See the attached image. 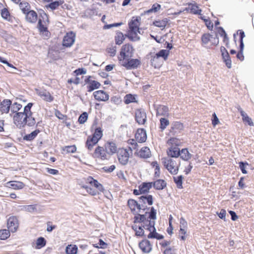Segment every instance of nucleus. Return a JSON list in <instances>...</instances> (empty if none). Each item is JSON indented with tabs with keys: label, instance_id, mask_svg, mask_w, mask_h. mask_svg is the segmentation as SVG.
<instances>
[{
	"label": "nucleus",
	"instance_id": "obj_1",
	"mask_svg": "<svg viewBox=\"0 0 254 254\" xmlns=\"http://www.w3.org/2000/svg\"><path fill=\"white\" fill-rule=\"evenodd\" d=\"M127 206L130 212L134 215L133 217V223H141L148 221L146 219L145 215L140 214L141 210H145V208H142L140 203L134 199L130 198L127 201Z\"/></svg>",
	"mask_w": 254,
	"mask_h": 254
},
{
	"label": "nucleus",
	"instance_id": "obj_2",
	"mask_svg": "<svg viewBox=\"0 0 254 254\" xmlns=\"http://www.w3.org/2000/svg\"><path fill=\"white\" fill-rule=\"evenodd\" d=\"M141 18L139 16H133L128 23V29L126 34L128 39L132 41L139 40L140 37L138 35L139 31Z\"/></svg>",
	"mask_w": 254,
	"mask_h": 254
},
{
	"label": "nucleus",
	"instance_id": "obj_3",
	"mask_svg": "<svg viewBox=\"0 0 254 254\" xmlns=\"http://www.w3.org/2000/svg\"><path fill=\"white\" fill-rule=\"evenodd\" d=\"M86 183L87 185H82L81 187L91 195H98L100 192H103L105 190L103 186L91 176L86 179Z\"/></svg>",
	"mask_w": 254,
	"mask_h": 254
},
{
	"label": "nucleus",
	"instance_id": "obj_4",
	"mask_svg": "<svg viewBox=\"0 0 254 254\" xmlns=\"http://www.w3.org/2000/svg\"><path fill=\"white\" fill-rule=\"evenodd\" d=\"M14 125L19 128L24 127L26 125L33 126L36 124V120L33 117H29L23 112L16 113L13 117Z\"/></svg>",
	"mask_w": 254,
	"mask_h": 254
},
{
	"label": "nucleus",
	"instance_id": "obj_5",
	"mask_svg": "<svg viewBox=\"0 0 254 254\" xmlns=\"http://www.w3.org/2000/svg\"><path fill=\"white\" fill-rule=\"evenodd\" d=\"M149 209L150 212H148V218H146L148 221H145L144 223H149V225L146 226L147 228H145L146 231L149 232L147 235V238H163L162 236L160 235L156 232L154 223L152 224L150 222L151 220H155L156 219V211L153 207H151Z\"/></svg>",
	"mask_w": 254,
	"mask_h": 254
},
{
	"label": "nucleus",
	"instance_id": "obj_6",
	"mask_svg": "<svg viewBox=\"0 0 254 254\" xmlns=\"http://www.w3.org/2000/svg\"><path fill=\"white\" fill-rule=\"evenodd\" d=\"M164 167L171 174L177 175L181 166V161L175 158L163 157L161 159Z\"/></svg>",
	"mask_w": 254,
	"mask_h": 254
},
{
	"label": "nucleus",
	"instance_id": "obj_7",
	"mask_svg": "<svg viewBox=\"0 0 254 254\" xmlns=\"http://www.w3.org/2000/svg\"><path fill=\"white\" fill-rule=\"evenodd\" d=\"M103 130L100 127L95 128L93 133L87 136L85 142V147L89 151L93 150L94 147L98 143L103 136Z\"/></svg>",
	"mask_w": 254,
	"mask_h": 254
},
{
	"label": "nucleus",
	"instance_id": "obj_8",
	"mask_svg": "<svg viewBox=\"0 0 254 254\" xmlns=\"http://www.w3.org/2000/svg\"><path fill=\"white\" fill-rule=\"evenodd\" d=\"M169 147L166 150L167 157L177 159L180 156V140L175 137H171L167 142Z\"/></svg>",
	"mask_w": 254,
	"mask_h": 254
},
{
	"label": "nucleus",
	"instance_id": "obj_9",
	"mask_svg": "<svg viewBox=\"0 0 254 254\" xmlns=\"http://www.w3.org/2000/svg\"><path fill=\"white\" fill-rule=\"evenodd\" d=\"M116 155L119 163L125 166L128 163L129 159L132 156V149L130 147H120Z\"/></svg>",
	"mask_w": 254,
	"mask_h": 254
},
{
	"label": "nucleus",
	"instance_id": "obj_10",
	"mask_svg": "<svg viewBox=\"0 0 254 254\" xmlns=\"http://www.w3.org/2000/svg\"><path fill=\"white\" fill-rule=\"evenodd\" d=\"M150 56V62L152 66L155 68L159 67L161 64L162 61L160 58L161 57L164 60H166L169 55V52L166 50H161L158 53L152 55V53L149 54Z\"/></svg>",
	"mask_w": 254,
	"mask_h": 254
},
{
	"label": "nucleus",
	"instance_id": "obj_11",
	"mask_svg": "<svg viewBox=\"0 0 254 254\" xmlns=\"http://www.w3.org/2000/svg\"><path fill=\"white\" fill-rule=\"evenodd\" d=\"M133 52L134 49L131 44L128 43L124 45L121 49L120 54L118 58L119 62L124 61L128 58H131L132 56Z\"/></svg>",
	"mask_w": 254,
	"mask_h": 254
},
{
	"label": "nucleus",
	"instance_id": "obj_12",
	"mask_svg": "<svg viewBox=\"0 0 254 254\" xmlns=\"http://www.w3.org/2000/svg\"><path fill=\"white\" fill-rule=\"evenodd\" d=\"M49 23L48 15L45 13L40 16L38 22V28L41 33L44 34L46 36H48L50 34L48 30Z\"/></svg>",
	"mask_w": 254,
	"mask_h": 254
},
{
	"label": "nucleus",
	"instance_id": "obj_13",
	"mask_svg": "<svg viewBox=\"0 0 254 254\" xmlns=\"http://www.w3.org/2000/svg\"><path fill=\"white\" fill-rule=\"evenodd\" d=\"M84 82L88 92H91L95 89H99L101 86V83L94 80V77L91 75L86 76Z\"/></svg>",
	"mask_w": 254,
	"mask_h": 254
},
{
	"label": "nucleus",
	"instance_id": "obj_14",
	"mask_svg": "<svg viewBox=\"0 0 254 254\" xmlns=\"http://www.w3.org/2000/svg\"><path fill=\"white\" fill-rule=\"evenodd\" d=\"M92 156L94 158H97L101 160H107L110 157L108 155V152H107L104 146H97L93 152Z\"/></svg>",
	"mask_w": 254,
	"mask_h": 254
},
{
	"label": "nucleus",
	"instance_id": "obj_15",
	"mask_svg": "<svg viewBox=\"0 0 254 254\" xmlns=\"http://www.w3.org/2000/svg\"><path fill=\"white\" fill-rule=\"evenodd\" d=\"M120 63L127 69H132L137 68L141 64V61L137 59L128 58Z\"/></svg>",
	"mask_w": 254,
	"mask_h": 254
},
{
	"label": "nucleus",
	"instance_id": "obj_16",
	"mask_svg": "<svg viewBox=\"0 0 254 254\" xmlns=\"http://www.w3.org/2000/svg\"><path fill=\"white\" fill-rule=\"evenodd\" d=\"M35 91L37 95L45 102H52L54 100V96L46 89H35Z\"/></svg>",
	"mask_w": 254,
	"mask_h": 254
},
{
	"label": "nucleus",
	"instance_id": "obj_17",
	"mask_svg": "<svg viewBox=\"0 0 254 254\" xmlns=\"http://www.w3.org/2000/svg\"><path fill=\"white\" fill-rule=\"evenodd\" d=\"M202 45L206 46L209 42L211 43L210 46H215L219 43L218 38L217 37H213L212 35L209 33H205L202 35L201 38Z\"/></svg>",
	"mask_w": 254,
	"mask_h": 254
},
{
	"label": "nucleus",
	"instance_id": "obj_18",
	"mask_svg": "<svg viewBox=\"0 0 254 254\" xmlns=\"http://www.w3.org/2000/svg\"><path fill=\"white\" fill-rule=\"evenodd\" d=\"M7 227L12 233L17 231L19 227V221L15 216H11L7 220Z\"/></svg>",
	"mask_w": 254,
	"mask_h": 254
},
{
	"label": "nucleus",
	"instance_id": "obj_19",
	"mask_svg": "<svg viewBox=\"0 0 254 254\" xmlns=\"http://www.w3.org/2000/svg\"><path fill=\"white\" fill-rule=\"evenodd\" d=\"M135 120L138 125H144L147 121L145 112L141 109L136 110L135 112Z\"/></svg>",
	"mask_w": 254,
	"mask_h": 254
},
{
	"label": "nucleus",
	"instance_id": "obj_20",
	"mask_svg": "<svg viewBox=\"0 0 254 254\" xmlns=\"http://www.w3.org/2000/svg\"><path fill=\"white\" fill-rule=\"evenodd\" d=\"M75 38V34L70 31L67 32L64 36L63 40V45L65 47H70L74 43Z\"/></svg>",
	"mask_w": 254,
	"mask_h": 254
},
{
	"label": "nucleus",
	"instance_id": "obj_21",
	"mask_svg": "<svg viewBox=\"0 0 254 254\" xmlns=\"http://www.w3.org/2000/svg\"><path fill=\"white\" fill-rule=\"evenodd\" d=\"M156 115L168 117L169 116V109L168 106L164 105H158L155 108Z\"/></svg>",
	"mask_w": 254,
	"mask_h": 254
},
{
	"label": "nucleus",
	"instance_id": "obj_22",
	"mask_svg": "<svg viewBox=\"0 0 254 254\" xmlns=\"http://www.w3.org/2000/svg\"><path fill=\"white\" fill-rule=\"evenodd\" d=\"M95 99L98 101H107L109 99V95L103 90H98L93 93Z\"/></svg>",
	"mask_w": 254,
	"mask_h": 254
},
{
	"label": "nucleus",
	"instance_id": "obj_23",
	"mask_svg": "<svg viewBox=\"0 0 254 254\" xmlns=\"http://www.w3.org/2000/svg\"><path fill=\"white\" fill-rule=\"evenodd\" d=\"M104 146L107 152H108L109 157L115 153H117L118 148L115 142L110 141H107L105 143Z\"/></svg>",
	"mask_w": 254,
	"mask_h": 254
},
{
	"label": "nucleus",
	"instance_id": "obj_24",
	"mask_svg": "<svg viewBox=\"0 0 254 254\" xmlns=\"http://www.w3.org/2000/svg\"><path fill=\"white\" fill-rule=\"evenodd\" d=\"M186 10L190 13L196 15H201L202 10L199 7L196 3H189Z\"/></svg>",
	"mask_w": 254,
	"mask_h": 254
},
{
	"label": "nucleus",
	"instance_id": "obj_25",
	"mask_svg": "<svg viewBox=\"0 0 254 254\" xmlns=\"http://www.w3.org/2000/svg\"><path fill=\"white\" fill-rule=\"evenodd\" d=\"M135 138L139 143L145 142L147 139L146 131L143 128H138L135 134Z\"/></svg>",
	"mask_w": 254,
	"mask_h": 254
},
{
	"label": "nucleus",
	"instance_id": "obj_26",
	"mask_svg": "<svg viewBox=\"0 0 254 254\" xmlns=\"http://www.w3.org/2000/svg\"><path fill=\"white\" fill-rule=\"evenodd\" d=\"M221 52L223 61L225 63L226 65L228 68H231L232 62L228 51L225 47H222L221 48Z\"/></svg>",
	"mask_w": 254,
	"mask_h": 254
},
{
	"label": "nucleus",
	"instance_id": "obj_27",
	"mask_svg": "<svg viewBox=\"0 0 254 254\" xmlns=\"http://www.w3.org/2000/svg\"><path fill=\"white\" fill-rule=\"evenodd\" d=\"M26 21L30 23H35L38 20V14L34 10H31L25 14Z\"/></svg>",
	"mask_w": 254,
	"mask_h": 254
},
{
	"label": "nucleus",
	"instance_id": "obj_28",
	"mask_svg": "<svg viewBox=\"0 0 254 254\" xmlns=\"http://www.w3.org/2000/svg\"><path fill=\"white\" fill-rule=\"evenodd\" d=\"M11 101L9 99H4L0 104V111L2 113H8L11 107Z\"/></svg>",
	"mask_w": 254,
	"mask_h": 254
},
{
	"label": "nucleus",
	"instance_id": "obj_29",
	"mask_svg": "<svg viewBox=\"0 0 254 254\" xmlns=\"http://www.w3.org/2000/svg\"><path fill=\"white\" fill-rule=\"evenodd\" d=\"M6 187L14 190H21L25 187V184L20 181H9L6 183Z\"/></svg>",
	"mask_w": 254,
	"mask_h": 254
},
{
	"label": "nucleus",
	"instance_id": "obj_30",
	"mask_svg": "<svg viewBox=\"0 0 254 254\" xmlns=\"http://www.w3.org/2000/svg\"><path fill=\"white\" fill-rule=\"evenodd\" d=\"M139 246L142 252L144 253H149L152 250V246L147 239H143V240L139 243Z\"/></svg>",
	"mask_w": 254,
	"mask_h": 254
},
{
	"label": "nucleus",
	"instance_id": "obj_31",
	"mask_svg": "<svg viewBox=\"0 0 254 254\" xmlns=\"http://www.w3.org/2000/svg\"><path fill=\"white\" fill-rule=\"evenodd\" d=\"M187 222L185 220L182 219L180 222V229L179 231V236L181 238H185L187 237Z\"/></svg>",
	"mask_w": 254,
	"mask_h": 254
},
{
	"label": "nucleus",
	"instance_id": "obj_32",
	"mask_svg": "<svg viewBox=\"0 0 254 254\" xmlns=\"http://www.w3.org/2000/svg\"><path fill=\"white\" fill-rule=\"evenodd\" d=\"M137 155L142 158H148L151 156V153L148 147L144 146L137 153Z\"/></svg>",
	"mask_w": 254,
	"mask_h": 254
},
{
	"label": "nucleus",
	"instance_id": "obj_33",
	"mask_svg": "<svg viewBox=\"0 0 254 254\" xmlns=\"http://www.w3.org/2000/svg\"><path fill=\"white\" fill-rule=\"evenodd\" d=\"M152 186L156 190H162L167 186V183L163 179H158L152 182Z\"/></svg>",
	"mask_w": 254,
	"mask_h": 254
},
{
	"label": "nucleus",
	"instance_id": "obj_34",
	"mask_svg": "<svg viewBox=\"0 0 254 254\" xmlns=\"http://www.w3.org/2000/svg\"><path fill=\"white\" fill-rule=\"evenodd\" d=\"M180 158L184 161H189L192 157V154H190L188 148H183L180 151Z\"/></svg>",
	"mask_w": 254,
	"mask_h": 254
},
{
	"label": "nucleus",
	"instance_id": "obj_35",
	"mask_svg": "<svg viewBox=\"0 0 254 254\" xmlns=\"http://www.w3.org/2000/svg\"><path fill=\"white\" fill-rule=\"evenodd\" d=\"M152 187V182L151 183H142L139 186L138 189H139L142 194L147 193L149 191L150 189Z\"/></svg>",
	"mask_w": 254,
	"mask_h": 254
},
{
	"label": "nucleus",
	"instance_id": "obj_36",
	"mask_svg": "<svg viewBox=\"0 0 254 254\" xmlns=\"http://www.w3.org/2000/svg\"><path fill=\"white\" fill-rule=\"evenodd\" d=\"M40 132V130L39 129H36L35 130L33 131L32 132H31L30 133L25 135L23 136V140L26 141H32L36 137L37 135Z\"/></svg>",
	"mask_w": 254,
	"mask_h": 254
},
{
	"label": "nucleus",
	"instance_id": "obj_37",
	"mask_svg": "<svg viewBox=\"0 0 254 254\" xmlns=\"http://www.w3.org/2000/svg\"><path fill=\"white\" fill-rule=\"evenodd\" d=\"M125 36H126V35H124L122 32L120 31H117L115 36L116 44L119 45H121L125 39Z\"/></svg>",
	"mask_w": 254,
	"mask_h": 254
},
{
	"label": "nucleus",
	"instance_id": "obj_38",
	"mask_svg": "<svg viewBox=\"0 0 254 254\" xmlns=\"http://www.w3.org/2000/svg\"><path fill=\"white\" fill-rule=\"evenodd\" d=\"M241 115L242 117L243 122L247 123L250 126H253L254 123L252 119L248 116V115L241 109L239 110Z\"/></svg>",
	"mask_w": 254,
	"mask_h": 254
},
{
	"label": "nucleus",
	"instance_id": "obj_39",
	"mask_svg": "<svg viewBox=\"0 0 254 254\" xmlns=\"http://www.w3.org/2000/svg\"><path fill=\"white\" fill-rule=\"evenodd\" d=\"M50 3L46 6L47 8H50L52 10L57 9L59 6L64 3L63 0H56L55 1H51Z\"/></svg>",
	"mask_w": 254,
	"mask_h": 254
},
{
	"label": "nucleus",
	"instance_id": "obj_40",
	"mask_svg": "<svg viewBox=\"0 0 254 254\" xmlns=\"http://www.w3.org/2000/svg\"><path fill=\"white\" fill-rule=\"evenodd\" d=\"M20 9L24 14L31 10L30 4L26 1H22L19 3Z\"/></svg>",
	"mask_w": 254,
	"mask_h": 254
},
{
	"label": "nucleus",
	"instance_id": "obj_41",
	"mask_svg": "<svg viewBox=\"0 0 254 254\" xmlns=\"http://www.w3.org/2000/svg\"><path fill=\"white\" fill-rule=\"evenodd\" d=\"M2 18L8 21H12V16L11 15L8 7L6 6L0 12Z\"/></svg>",
	"mask_w": 254,
	"mask_h": 254
},
{
	"label": "nucleus",
	"instance_id": "obj_42",
	"mask_svg": "<svg viewBox=\"0 0 254 254\" xmlns=\"http://www.w3.org/2000/svg\"><path fill=\"white\" fill-rule=\"evenodd\" d=\"M184 128V125L183 123L180 122H174L172 123V127H171V129L173 132H177V131H180L183 130Z\"/></svg>",
	"mask_w": 254,
	"mask_h": 254
},
{
	"label": "nucleus",
	"instance_id": "obj_43",
	"mask_svg": "<svg viewBox=\"0 0 254 254\" xmlns=\"http://www.w3.org/2000/svg\"><path fill=\"white\" fill-rule=\"evenodd\" d=\"M144 203H147L149 205H152L153 203V198L152 195L147 194L146 195H142L139 197Z\"/></svg>",
	"mask_w": 254,
	"mask_h": 254
},
{
	"label": "nucleus",
	"instance_id": "obj_44",
	"mask_svg": "<svg viewBox=\"0 0 254 254\" xmlns=\"http://www.w3.org/2000/svg\"><path fill=\"white\" fill-rule=\"evenodd\" d=\"M168 23V20L165 18L162 20H156L153 22V25L156 27H159L162 29L165 28Z\"/></svg>",
	"mask_w": 254,
	"mask_h": 254
},
{
	"label": "nucleus",
	"instance_id": "obj_45",
	"mask_svg": "<svg viewBox=\"0 0 254 254\" xmlns=\"http://www.w3.org/2000/svg\"><path fill=\"white\" fill-rule=\"evenodd\" d=\"M159 128L161 131H163L167 126L169 125V121L165 118H161L160 120Z\"/></svg>",
	"mask_w": 254,
	"mask_h": 254
},
{
	"label": "nucleus",
	"instance_id": "obj_46",
	"mask_svg": "<svg viewBox=\"0 0 254 254\" xmlns=\"http://www.w3.org/2000/svg\"><path fill=\"white\" fill-rule=\"evenodd\" d=\"M183 177L182 175L173 177L174 182L176 184L177 187L178 189H183Z\"/></svg>",
	"mask_w": 254,
	"mask_h": 254
},
{
	"label": "nucleus",
	"instance_id": "obj_47",
	"mask_svg": "<svg viewBox=\"0 0 254 254\" xmlns=\"http://www.w3.org/2000/svg\"><path fill=\"white\" fill-rule=\"evenodd\" d=\"M151 165L154 168L155 177H159L160 175V169L158 163L157 161H153L151 163Z\"/></svg>",
	"mask_w": 254,
	"mask_h": 254
},
{
	"label": "nucleus",
	"instance_id": "obj_48",
	"mask_svg": "<svg viewBox=\"0 0 254 254\" xmlns=\"http://www.w3.org/2000/svg\"><path fill=\"white\" fill-rule=\"evenodd\" d=\"M46 245L45 239H37L35 243L32 244L33 247L37 249H41Z\"/></svg>",
	"mask_w": 254,
	"mask_h": 254
},
{
	"label": "nucleus",
	"instance_id": "obj_49",
	"mask_svg": "<svg viewBox=\"0 0 254 254\" xmlns=\"http://www.w3.org/2000/svg\"><path fill=\"white\" fill-rule=\"evenodd\" d=\"M22 105L18 103L17 102H14L11 105V112L13 113L16 114V113H19L18 111L21 109Z\"/></svg>",
	"mask_w": 254,
	"mask_h": 254
},
{
	"label": "nucleus",
	"instance_id": "obj_50",
	"mask_svg": "<svg viewBox=\"0 0 254 254\" xmlns=\"http://www.w3.org/2000/svg\"><path fill=\"white\" fill-rule=\"evenodd\" d=\"M77 248L75 245H68L66 248V253L67 254H76Z\"/></svg>",
	"mask_w": 254,
	"mask_h": 254
},
{
	"label": "nucleus",
	"instance_id": "obj_51",
	"mask_svg": "<svg viewBox=\"0 0 254 254\" xmlns=\"http://www.w3.org/2000/svg\"><path fill=\"white\" fill-rule=\"evenodd\" d=\"M135 102H136L135 98L134 96L131 94H127L124 97V102L126 104H128Z\"/></svg>",
	"mask_w": 254,
	"mask_h": 254
},
{
	"label": "nucleus",
	"instance_id": "obj_52",
	"mask_svg": "<svg viewBox=\"0 0 254 254\" xmlns=\"http://www.w3.org/2000/svg\"><path fill=\"white\" fill-rule=\"evenodd\" d=\"M33 104L32 103H29L24 108V111L23 112L25 114L28 115L29 117H32L33 113L32 112L31 109L33 106Z\"/></svg>",
	"mask_w": 254,
	"mask_h": 254
},
{
	"label": "nucleus",
	"instance_id": "obj_53",
	"mask_svg": "<svg viewBox=\"0 0 254 254\" xmlns=\"http://www.w3.org/2000/svg\"><path fill=\"white\" fill-rule=\"evenodd\" d=\"M63 151L66 153H75L76 151V147L75 145L65 146L63 149Z\"/></svg>",
	"mask_w": 254,
	"mask_h": 254
},
{
	"label": "nucleus",
	"instance_id": "obj_54",
	"mask_svg": "<svg viewBox=\"0 0 254 254\" xmlns=\"http://www.w3.org/2000/svg\"><path fill=\"white\" fill-rule=\"evenodd\" d=\"M88 114L86 112L82 113L78 118V122L80 124H84L88 119Z\"/></svg>",
	"mask_w": 254,
	"mask_h": 254
},
{
	"label": "nucleus",
	"instance_id": "obj_55",
	"mask_svg": "<svg viewBox=\"0 0 254 254\" xmlns=\"http://www.w3.org/2000/svg\"><path fill=\"white\" fill-rule=\"evenodd\" d=\"M160 9H161V5L157 3H155L153 4V5L152 6V7L150 9H148L147 11V12L148 13H153V12L155 13V12L158 11Z\"/></svg>",
	"mask_w": 254,
	"mask_h": 254
},
{
	"label": "nucleus",
	"instance_id": "obj_56",
	"mask_svg": "<svg viewBox=\"0 0 254 254\" xmlns=\"http://www.w3.org/2000/svg\"><path fill=\"white\" fill-rule=\"evenodd\" d=\"M10 235V231L8 229H2L0 230V238H9Z\"/></svg>",
	"mask_w": 254,
	"mask_h": 254
},
{
	"label": "nucleus",
	"instance_id": "obj_57",
	"mask_svg": "<svg viewBox=\"0 0 254 254\" xmlns=\"http://www.w3.org/2000/svg\"><path fill=\"white\" fill-rule=\"evenodd\" d=\"M94 247L97 248L105 249L107 247L108 244L104 242L102 239H99V243L93 245Z\"/></svg>",
	"mask_w": 254,
	"mask_h": 254
},
{
	"label": "nucleus",
	"instance_id": "obj_58",
	"mask_svg": "<svg viewBox=\"0 0 254 254\" xmlns=\"http://www.w3.org/2000/svg\"><path fill=\"white\" fill-rule=\"evenodd\" d=\"M117 176L120 181L124 182L127 181V179L124 174V172L122 171L118 172L117 173Z\"/></svg>",
	"mask_w": 254,
	"mask_h": 254
},
{
	"label": "nucleus",
	"instance_id": "obj_59",
	"mask_svg": "<svg viewBox=\"0 0 254 254\" xmlns=\"http://www.w3.org/2000/svg\"><path fill=\"white\" fill-rule=\"evenodd\" d=\"M134 230L136 236L141 237L144 235V231L141 226L136 228Z\"/></svg>",
	"mask_w": 254,
	"mask_h": 254
},
{
	"label": "nucleus",
	"instance_id": "obj_60",
	"mask_svg": "<svg viewBox=\"0 0 254 254\" xmlns=\"http://www.w3.org/2000/svg\"><path fill=\"white\" fill-rule=\"evenodd\" d=\"M73 73L76 76H78L79 75L85 74L86 73V70L83 68H79L75 70Z\"/></svg>",
	"mask_w": 254,
	"mask_h": 254
},
{
	"label": "nucleus",
	"instance_id": "obj_61",
	"mask_svg": "<svg viewBox=\"0 0 254 254\" xmlns=\"http://www.w3.org/2000/svg\"><path fill=\"white\" fill-rule=\"evenodd\" d=\"M246 165H248V163L247 162L244 163L243 162H240L239 163L240 168L242 172L244 174H246L247 173V171L246 170Z\"/></svg>",
	"mask_w": 254,
	"mask_h": 254
},
{
	"label": "nucleus",
	"instance_id": "obj_62",
	"mask_svg": "<svg viewBox=\"0 0 254 254\" xmlns=\"http://www.w3.org/2000/svg\"><path fill=\"white\" fill-rule=\"evenodd\" d=\"M245 33L243 31H240V48L241 49H244V45L243 43V38L245 37Z\"/></svg>",
	"mask_w": 254,
	"mask_h": 254
},
{
	"label": "nucleus",
	"instance_id": "obj_63",
	"mask_svg": "<svg viewBox=\"0 0 254 254\" xmlns=\"http://www.w3.org/2000/svg\"><path fill=\"white\" fill-rule=\"evenodd\" d=\"M212 118L213 119L212 120V125L213 127H215L219 123V121L215 113L212 114Z\"/></svg>",
	"mask_w": 254,
	"mask_h": 254
},
{
	"label": "nucleus",
	"instance_id": "obj_64",
	"mask_svg": "<svg viewBox=\"0 0 254 254\" xmlns=\"http://www.w3.org/2000/svg\"><path fill=\"white\" fill-rule=\"evenodd\" d=\"M116 169V166L114 165H112L110 167H104L103 168V170L106 173L112 172Z\"/></svg>",
	"mask_w": 254,
	"mask_h": 254
}]
</instances>
